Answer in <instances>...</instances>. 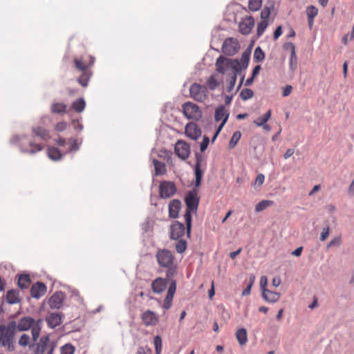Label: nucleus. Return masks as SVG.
<instances>
[{"label":"nucleus","mask_w":354,"mask_h":354,"mask_svg":"<svg viewBox=\"0 0 354 354\" xmlns=\"http://www.w3.org/2000/svg\"><path fill=\"white\" fill-rule=\"evenodd\" d=\"M17 286L21 290L27 289L31 283V279L29 274L22 273L17 275Z\"/></svg>","instance_id":"5701e85b"},{"label":"nucleus","mask_w":354,"mask_h":354,"mask_svg":"<svg viewBox=\"0 0 354 354\" xmlns=\"http://www.w3.org/2000/svg\"><path fill=\"white\" fill-rule=\"evenodd\" d=\"M47 291L46 285L41 281L34 283L30 290V296L32 298L39 299L44 296Z\"/></svg>","instance_id":"4468645a"},{"label":"nucleus","mask_w":354,"mask_h":354,"mask_svg":"<svg viewBox=\"0 0 354 354\" xmlns=\"http://www.w3.org/2000/svg\"><path fill=\"white\" fill-rule=\"evenodd\" d=\"M250 55H251V50L250 48L245 50L241 55V65L243 70H245L248 66L249 61L250 59Z\"/></svg>","instance_id":"f704fd0d"},{"label":"nucleus","mask_w":354,"mask_h":354,"mask_svg":"<svg viewBox=\"0 0 354 354\" xmlns=\"http://www.w3.org/2000/svg\"><path fill=\"white\" fill-rule=\"evenodd\" d=\"M32 131L36 136L39 137L44 140H47L50 138L48 131L43 127H37L32 128Z\"/></svg>","instance_id":"c756f323"},{"label":"nucleus","mask_w":354,"mask_h":354,"mask_svg":"<svg viewBox=\"0 0 354 354\" xmlns=\"http://www.w3.org/2000/svg\"><path fill=\"white\" fill-rule=\"evenodd\" d=\"M186 212L184 215L185 221H192V213L196 212L199 203V198L197 196V189L194 188L189 191L185 197Z\"/></svg>","instance_id":"7ed1b4c3"},{"label":"nucleus","mask_w":354,"mask_h":354,"mask_svg":"<svg viewBox=\"0 0 354 354\" xmlns=\"http://www.w3.org/2000/svg\"><path fill=\"white\" fill-rule=\"evenodd\" d=\"M261 297L266 301L274 304L279 300L281 294L279 292L268 290V292L261 294Z\"/></svg>","instance_id":"a878e982"},{"label":"nucleus","mask_w":354,"mask_h":354,"mask_svg":"<svg viewBox=\"0 0 354 354\" xmlns=\"http://www.w3.org/2000/svg\"><path fill=\"white\" fill-rule=\"evenodd\" d=\"M201 130L196 123L189 122L185 126V134L189 138L196 140L201 136Z\"/></svg>","instance_id":"f3484780"},{"label":"nucleus","mask_w":354,"mask_h":354,"mask_svg":"<svg viewBox=\"0 0 354 354\" xmlns=\"http://www.w3.org/2000/svg\"><path fill=\"white\" fill-rule=\"evenodd\" d=\"M268 25V20H262L257 25V35L258 37L262 35Z\"/></svg>","instance_id":"3c124183"},{"label":"nucleus","mask_w":354,"mask_h":354,"mask_svg":"<svg viewBox=\"0 0 354 354\" xmlns=\"http://www.w3.org/2000/svg\"><path fill=\"white\" fill-rule=\"evenodd\" d=\"M65 299V293L61 290H58L48 298V304L51 309H59Z\"/></svg>","instance_id":"9d476101"},{"label":"nucleus","mask_w":354,"mask_h":354,"mask_svg":"<svg viewBox=\"0 0 354 354\" xmlns=\"http://www.w3.org/2000/svg\"><path fill=\"white\" fill-rule=\"evenodd\" d=\"M89 81V77L84 73L78 79V83L83 87H86Z\"/></svg>","instance_id":"4d7b16f0"},{"label":"nucleus","mask_w":354,"mask_h":354,"mask_svg":"<svg viewBox=\"0 0 354 354\" xmlns=\"http://www.w3.org/2000/svg\"><path fill=\"white\" fill-rule=\"evenodd\" d=\"M30 339V336L24 333L20 337L18 343L22 347L29 346Z\"/></svg>","instance_id":"864d4df0"},{"label":"nucleus","mask_w":354,"mask_h":354,"mask_svg":"<svg viewBox=\"0 0 354 354\" xmlns=\"http://www.w3.org/2000/svg\"><path fill=\"white\" fill-rule=\"evenodd\" d=\"M34 323L35 319L31 317L26 316L21 318L18 322V331H28L31 329Z\"/></svg>","instance_id":"4be33fe9"},{"label":"nucleus","mask_w":354,"mask_h":354,"mask_svg":"<svg viewBox=\"0 0 354 354\" xmlns=\"http://www.w3.org/2000/svg\"><path fill=\"white\" fill-rule=\"evenodd\" d=\"M141 319L146 326H154L159 322L158 315L151 310L145 311L141 315Z\"/></svg>","instance_id":"2eb2a0df"},{"label":"nucleus","mask_w":354,"mask_h":354,"mask_svg":"<svg viewBox=\"0 0 354 354\" xmlns=\"http://www.w3.org/2000/svg\"><path fill=\"white\" fill-rule=\"evenodd\" d=\"M273 204V201L263 200L258 203L255 207L256 212H261Z\"/></svg>","instance_id":"79ce46f5"},{"label":"nucleus","mask_w":354,"mask_h":354,"mask_svg":"<svg viewBox=\"0 0 354 354\" xmlns=\"http://www.w3.org/2000/svg\"><path fill=\"white\" fill-rule=\"evenodd\" d=\"M158 264L161 268L170 267L176 264L174 256L168 249H159L156 254Z\"/></svg>","instance_id":"39448f33"},{"label":"nucleus","mask_w":354,"mask_h":354,"mask_svg":"<svg viewBox=\"0 0 354 354\" xmlns=\"http://www.w3.org/2000/svg\"><path fill=\"white\" fill-rule=\"evenodd\" d=\"M176 192V187L171 181H162L159 185V193L161 198L171 197Z\"/></svg>","instance_id":"1a4fd4ad"},{"label":"nucleus","mask_w":354,"mask_h":354,"mask_svg":"<svg viewBox=\"0 0 354 354\" xmlns=\"http://www.w3.org/2000/svg\"><path fill=\"white\" fill-rule=\"evenodd\" d=\"M240 46L238 41L232 37L225 39L222 45V52L227 56L234 55L239 50Z\"/></svg>","instance_id":"6e6552de"},{"label":"nucleus","mask_w":354,"mask_h":354,"mask_svg":"<svg viewBox=\"0 0 354 354\" xmlns=\"http://www.w3.org/2000/svg\"><path fill=\"white\" fill-rule=\"evenodd\" d=\"M241 136V133L239 131H236L232 134V136L229 142V147L230 149H233L236 145L237 144L238 141L240 140Z\"/></svg>","instance_id":"a18cd8bd"},{"label":"nucleus","mask_w":354,"mask_h":354,"mask_svg":"<svg viewBox=\"0 0 354 354\" xmlns=\"http://www.w3.org/2000/svg\"><path fill=\"white\" fill-rule=\"evenodd\" d=\"M74 62L76 68L79 70L84 71L86 69V66L82 62V60L75 59Z\"/></svg>","instance_id":"680f3d73"},{"label":"nucleus","mask_w":354,"mask_h":354,"mask_svg":"<svg viewBox=\"0 0 354 354\" xmlns=\"http://www.w3.org/2000/svg\"><path fill=\"white\" fill-rule=\"evenodd\" d=\"M254 26V19L252 16L246 17L239 23L240 32L245 35H249Z\"/></svg>","instance_id":"a211bd4d"},{"label":"nucleus","mask_w":354,"mask_h":354,"mask_svg":"<svg viewBox=\"0 0 354 354\" xmlns=\"http://www.w3.org/2000/svg\"><path fill=\"white\" fill-rule=\"evenodd\" d=\"M176 154L183 160H185L190 154V147L185 141L178 140L174 147Z\"/></svg>","instance_id":"f8f14e48"},{"label":"nucleus","mask_w":354,"mask_h":354,"mask_svg":"<svg viewBox=\"0 0 354 354\" xmlns=\"http://www.w3.org/2000/svg\"><path fill=\"white\" fill-rule=\"evenodd\" d=\"M67 106L64 103H53L50 110L53 113L64 114L66 112Z\"/></svg>","instance_id":"473e14b6"},{"label":"nucleus","mask_w":354,"mask_h":354,"mask_svg":"<svg viewBox=\"0 0 354 354\" xmlns=\"http://www.w3.org/2000/svg\"><path fill=\"white\" fill-rule=\"evenodd\" d=\"M231 59H228L224 56H219L216 61V71L221 73L225 74L227 70L229 68V64H230Z\"/></svg>","instance_id":"412c9836"},{"label":"nucleus","mask_w":354,"mask_h":354,"mask_svg":"<svg viewBox=\"0 0 354 354\" xmlns=\"http://www.w3.org/2000/svg\"><path fill=\"white\" fill-rule=\"evenodd\" d=\"M189 93L195 100L202 102L207 98V88L205 85L194 83L189 87Z\"/></svg>","instance_id":"0eeeda50"},{"label":"nucleus","mask_w":354,"mask_h":354,"mask_svg":"<svg viewBox=\"0 0 354 354\" xmlns=\"http://www.w3.org/2000/svg\"><path fill=\"white\" fill-rule=\"evenodd\" d=\"M75 347L71 343H67L60 348V354H74Z\"/></svg>","instance_id":"a19ab883"},{"label":"nucleus","mask_w":354,"mask_h":354,"mask_svg":"<svg viewBox=\"0 0 354 354\" xmlns=\"http://www.w3.org/2000/svg\"><path fill=\"white\" fill-rule=\"evenodd\" d=\"M26 138V136H14L10 139L11 144H17L20 151L24 153H28L30 155H34L37 152L42 150L43 147L39 144H36L32 140H28L27 144L28 145V147L26 145L24 142Z\"/></svg>","instance_id":"f03ea898"},{"label":"nucleus","mask_w":354,"mask_h":354,"mask_svg":"<svg viewBox=\"0 0 354 354\" xmlns=\"http://www.w3.org/2000/svg\"><path fill=\"white\" fill-rule=\"evenodd\" d=\"M230 113L225 110V108L223 105H220L216 107L215 110L214 119L216 122L225 121L227 122Z\"/></svg>","instance_id":"393cba45"},{"label":"nucleus","mask_w":354,"mask_h":354,"mask_svg":"<svg viewBox=\"0 0 354 354\" xmlns=\"http://www.w3.org/2000/svg\"><path fill=\"white\" fill-rule=\"evenodd\" d=\"M44 319L42 318H39L37 320L35 319V323L32 324V327L35 329L37 328V330H41L43 326Z\"/></svg>","instance_id":"e2e57ef3"},{"label":"nucleus","mask_w":354,"mask_h":354,"mask_svg":"<svg viewBox=\"0 0 354 354\" xmlns=\"http://www.w3.org/2000/svg\"><path fill=\"white\" fill-rule=\"evenodd\" d=\"M40 330H37V329L33 328V327L31 328V333H32V338L34 342H36L38 338L40 335Z\"/></svg>","instance_id":"338daca9"},{"label":"nucleus","mask_w":354,"mask_h":354,"mask_svg":"<svg viewBox=\"0 0 354 354\" xmlns=\"http://www.w3.org/2000/svg\"><path fill=\"white\" fill-rule=\"evenodd\" d=\"M153 163L155 168L156 176L163 175L166 173L167 169L165 163L158 160L157 159H154L153 160Z\"/></svg>","instance_id":"7c9ffc66"},{"label":"nucleus","mask_w":354,"mask_h":354,"mask_svg":"<svg viewBox=\"0 0 354 354\" xmlns=\"http://www.w3.org/2000/svg\"><path fill=\"white\" fill-rule=\"evenodd\" d=\"M70 147L68 150L66 151L67 153L71 152H76L79 150L80 147L81 142H78L77 140L75 138H70L68 140Z\"/></svg>","instance_id":"c03bdc74"},{"label":"nucleus","mask_w":354,"mask_h":354,"mask_svg":"<svg viewBox=\"0 0 354 354\" xmlns=\"http://www.w3.org/2000/svg\"><path fill=\"white\" fill-rule=\"evenodd\" d=\"M187 248V243L184 239H178V242L176 244L175 248L178 253L182 254L183 253Z\"/></svg>","instance_id":"37998d69"},{"label":"nucleus","mask_w":354,"mask_h":354,"mask_svg":"<svg viewBox=\"0 0 354 354\" xmlns=\"http://www.w3.org/2000/svg\"><path fill=\"white\" fill-rule=\"evenodd\" d=\"M153 344L156 354H160L162 351V338L160 335H156L154 337Z\"/></svg>","instance_id":"de8ad7c7"},{"label":"nucleus","mask_w":354,"mask_h":354,"mask_svg":"<svg viewBox=\"0 0 354 354\" xmlns=\"http://www.w3.org/2000/svg\"><path fill=\"white\" fill-rule=\"evenodd\" d=\"M325 210L327 214L333 215L334 213L336 212L337 209L334 205L329 204V205H326Z\"/></svg>","instance_id":"774afa93"},{"label":"nucleus","mask_w":354,"mask_h":354,"mask_svg":"<svg viewBox=\"0 0 354 354\" xmlns=\"http://www.w3.org/2000/svg\"><path fill=\"white\" fill-rule=\"evenodd\" d=\"M271 117V111L268 110L261 118H259L254 121V123L258 126L261 127L266 124Z\"/></svg>","instance_id":"58836bf2"},{"label":"nucleus","mask_w":354,"mask_h":354,"mask_svg":"<svg viewBox=\"0 0 354 354\" xmlns=\"http://www.w3.org/2000/svg\"><path fill=\"white\" fill-rule=\"evenodd\" d=\"M49 343V335H44L40 337L38 343L30 344L29 348H34L32 354H44Z\"/></svg>","instance_id":"9b49d317"},{"label":"nucleus","mask_w":354,"mask_h":354,"mask_svg":"<svg viewBox=\"0 0 354 354\" xmlns=\"http://www.w3.org/2000/svg\"><path fill=\"white\" fill-rule=\"evenodd\" d=\"M261 0H249L248 8L252 11H257L261 8Z\"/></svg>","instance_id":"09e8293b"},{"label":"nucleus","mask_w":354,"mask_h":354,"mask_svg":"<svg viewBox=\"0 0 354 354\" xmlns=\"http://www.w3.org/2000/svg\"><path fill=\"white\" fill-rule=\"evenodd\" d=\"M267 285H268L267 277L264 275L261 276L260 278V288L261 290V294L268 292V289L267 288Z\"/></svg>","instance_id":"6e6d98bb"},{"label":"nucleus","mask_w":354,"mask_h":354,"mask_svg":"<svg viewBox=\"0 0 354 354\" xmlns=\"http://www.w3.org/2000/svg\"><path fill=\"white\" fill-rule=\"evenodd\" d=\"M270 14V8L265 7L261 12V18L262 20H267Z\"/></svg>","instance_id":"052dcab7"},{"label":"nucleus","mask_w":354,"mask_h":354,"mask_svg":"<svg viewBox=\"0 0 354 354\" xmlns=\"http://www.w3.org/2000/svg\"><path fill=\"white\" fill-rule=\"evenodd\" d=\"M229 66V68L233 70L234 71V74H236V75L241 73V70L243 69L240 62L236 59H231Z\"/></svg>","instance_id":"4c0bfd02"},{"label":"nucleus","mask_w":354,"mask_h":354,"mask_svg":"<svg viewBox=\"0 0 354 354\" xmlns=\"http://www.w3.org/2000/svg\"><path fill=\"white\" fill-rule=\"evenodd\" d=\"M192 223H171L169 230V238L172 240L181 239L186 233L190 237Z\"/></svg>","instance_id":"20e7f679"},{"label":"nucleus","mask_w":354,"mask_h":354,"mask_svg":"<svg viewBox=\"0 0 354 354\" xmlns=\"http://www.w3.org/2000/svg\"><path fill=\"white\" fill-rule=\"evenodd\" d=\"M195 156L196 159V162L194 167L195 187H198L200 186L203 178V171L201 169L202 156L199 153H196Z\"/></svg>","instance_id":"aec40b11"},{"label":"nucleus","mask_w":354,"mask_h":354,"mask_svg":"<svg viewBox=\"0 0 354 354\" xmlns=\"http://www.w3.org/2000/svg\"><path fill=\"white\" fill-rule=\"evenodd\" d=\"M165 268H167V270L165 272V278L164 279L168 283L169 287L164 299L162 308L165 310H168L172 306L174 296L176 290L177 282L174 277L178 274V266L176 263L170 267H165Z\"/></svg>","instance_id":"f257e3e1"},{"label":"nucleus","mask_w":354,"mask_h":354,"mask_svg":"<svg viewBox=\"0 0 354 354\" xmlns=\"http://www.w3.org/2000/svg\"><path fill=\"white\" fill-rule=\"evenodd\" d=\"M236 338L241 346L245 345L248 342L246 329L245 328L238 329L236 333Z\"/></svg>","instance_id":"cd10ccee"},{"label":"nucleus","mask_w":354,"mask_h":354,"mask_svg":"<svg viewBox=\"0 0 354 354\" xmlns=\"http://www.w3.org/2000/svg\"><path fill=\"white\" fill-rule=\"evenodd\" d=\"M254 61L256 62H260L264 60L265 53L261 47L258 46L255 48L253 55Z\"/></svg>","instance_id":"ea45409f"},{"label":"nucleus","mask_w":354,"mask_h":354,"mask_svg":"<svg viewBox=\"0 0 354 354\" xmlns=\"http://www.w3.org/2000/svg\"><path fill=\"white\" fill-rule=\"evenodd\" d=\"M86 106V102L84 98L80 97L77 100L74 101L72 104V109L77 113L82 112Z\"/></svg>","instance_id":"72a5a7b5"},{"label":"nucleus","mask_w":354,"mask_h":354,"mask_svg":"<svg viewBox=\"0 0 354 354\" xmlns=\"http://www.w3.org/2000/svg\"><path fill=\"white\" fill-rule=\"evenodd\" d=\"M330 234V228L328 225L323 227L322 231L320 234V241H324L328 237Z\"/></svg>","instance_id":"13d9d810"},{"label":"nucleus","mask_w":354,"mask_h":354,"mask_svg":"<svg viewBox=\"0 0 354 354\" xmlns=\"http://www.w3.org/2000/svg\"><path fill=\"white\" fill-rule=\"evenodd\" d=\"M168 283L163 277H157L152 281L151 288L152 291L156 294H161L165 291Z\"/></svg>","instance_id":"6ab92c4d"},{"label":"nucleus","mask_w":354,"mask_h":354,"mask_svg":"<svg viewBox=\"0 0 354 354\" xmlns=\"http://www.w3.org/2000/svg\"><path fill=\"white\" fill-rule=\"evenodd\" d=\"M4 330L18 331V323L17 324L15 321L12 320L9 322L7 326L0 324V332H3Z\"/></svg>","instance_id":"c9c22d12"},{"label":"nucleus","mask_w":354,"mask_h":354,"mask_svg":"<svg viewBox=\"0 0 354 354\" xmlns=\"http://www.w3.org/2000/svg\"><path fill=\"white\" fill-rule=\"evenodd\" d=\"M181 207V203L178 199L172 200L169 204V215L172 218H176L178 216L179 210Z\"/></svg>","instance_id":"b1692460"},{"label":"nucleus","mask_w":354,"mask_h":354,"mask_svg":"<svg viewBox=\"0 0 354 354\" xmlns=\"http://www.w3.org/2000/svg\"><path fill=\"white\" fill-rule=\"evenodd\" d=\"M308 18H315L318 14L317 8L314 6H309L306 8Z\"/></svg>","instance_id":"5fc2aeb1"},{"label":"nucleus","mask_w":354,"mask_h":354,"mask_svg":"<svg viewBox=\"0 0 354 354\" xmlns=\"http://www.w3.org/2000/svg\"><path fill=\"white\" fill-rule=\"evenodd\" d=\"M0 344H1L2 346H7V349L10 352L14 351L15 350L14 342H1Z\"/></svg>","instance_id":"0e129e2a"},{"label":"nucleus","mask_w":354,"mask_h":354,"mask_svg":"<svg viewBox=\"0 0 354 354\" xmlns=\"http://www.w3.org/2000/svg\"><path fill=\"white\" fill-rule=\"evenodd\" d=\"M19 294L20 291L18 289H10L6 292V296L3 297L2 299L10 305L19 304L21 301Z\"/></svg>","instance_id":"dca6fc26"},{"label":"nucleus","mask_w":354,"mask_h":354,"mask_svg":"<svg viewBox=\"0 0 354 354\" xmlns=\"http://www.w3.org/2000/svg\"><path fill=\"white\" fill-rule=\"evenodd\" d=\"M16 331L4 330L0 332V343L6 342H14Z\"/></svg>","instance_id":"2f4dec72"},{"label":"nucleus","mask_w":354,"mask_h":354,"mask_svg":"<svg viewBox=\"0 0 354 354\" xmlns=\"http://www.w3.org/2000/svg\"><path fill=\"white\" fill-rule=\"evenodd\" d=\"M255 281V276L251 274L249 277V281L245 288L243 290L241 295L243 297L248 296L251 292L252 287Z\"/></svg>","instance_id":"e433bc0d"},{"label":"nucleus","mask_w":354,"mask_h":354,"mask_svg":"<svg viewBox=\"0 0 354 354\" xmlns=\"http://www.w3.org/2000/svg\"><path fill=\"white\" fill-rule=\"evenodd\" d=\"M287 45H290L291 49V53L289 60L290 69L294 71L297 68V58L295 53V45L291 42H288Z\"/></svg>","instance_id":"bb28decb"},{"label":"nucleus","mask_w":354,"mask_h":354,"mask_svg":"<svg viewBox=\"0 0 354 354\" xmlns=\"http://www.w3.org/2000/svg\"><path fill=\"white\" fill-rule=\"evenodd\" d=\"M185 116L189 120H198L202 117V112L198 105L192 102H185L182 106Z\"/></svg>","instance_id":"423d86ee"},{"label":"nucleus","mask_w":354,"mask_h":354,"mask_svg":"<svg viewBox=\"0 0 354 354\" xmlns=\"http://www.w3.org/2000/svg\"><path fill=\"white\" fill-rule=\"evenodd\" d=\"M254 95V92L250 88H243L240 93V97L245 101L252 98Z\"/></svg>","instance_id":"49530a36"},{"label":"nucleus","mask_w":354,"mask_h":354,"mask_svg":"<svg viewBox=\"0 0 354 354\" xmlns=\"http://www.w3.org/2000/svg\"><path fill=\"white\" fill-rule=\"evenodd\" d=\"M342 244L341 236L333 238L326 245V249H329L332 247H339Z\"/></svg>","instance_id":"603ef678"},{"label":"nucleus","mask_w":354,"mask_h":354,"mask_svg":"<svg viewBox=\"0 0 354 354\" xmlns=\"http://www.w3.org/2000/svg\"><path fill=\"white\" fill-rule=\"evenodd\" d=\"M236 81V75L234 74L230 79L229 86H227V92H230L234 87Z\"/></svg>","instance_id":"69168bd1"},{"label":"nucleus","mask_w":354,"mask_h":354,"mask_svg":"<svg viewBox=\"0 0 354 354\" xmlns=\"http://www.w3.org/2000/svg\"><path fill=\"white\" fill-rule=\"evenodd\" d=\"M207 84L208 88L211 91H214L217 88V86L219 84V82L216 80L214 75H212L208 78V80L207 81Z\"/></svg>","instance_id":"8fccbe9b"},{"label":"nucleus","mask_w":354,"mask_h":354,"mask_svg":"<svg viewBox=\"0 0 354 354\" xmlns=\"http://www.w3.org/2000/svg\"><path fill=\"white\" fill-rule=\"evenodd\" d=\"M48 156L50 159L54 161H57L62 159L63 154L59 149L56 147H49L47 151Z\"/></svg>","instance_id":"c85d7f7f"},{"label":"nucleus","mask_w":354,"mask_h":354,"mask_svg":"<svg viewBox=\"0 0 354 354\" xmlns=\"http://www.w3.org/2000/svg\"><path fill=\"white\" fill-rule=\"evenodd\" d=\"M209 143V138L207 136H204L203 141L201 142V145H200V149H201V152H203L206 150V149L208 147Z\"/></svg>","instance_id":"bf43d9fd"},{"label":"nucleus","mask_w":354,"mask_h":354,"mask_svg":"<svg viewBox=\"0 0 354 354\" xmlns=\"http://www.w3.org/2000/svg\"><path fill=\"white\" fill-rule=\"evenodd\" d=\"M64 317V315L61 312L50 313L46 316L45 320L48 327L53 329L62 324Z\"/></svg>","instance_id":"ddd939ff"}]
</instances>
